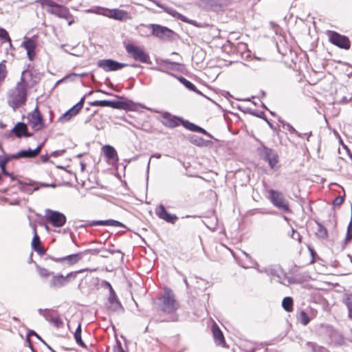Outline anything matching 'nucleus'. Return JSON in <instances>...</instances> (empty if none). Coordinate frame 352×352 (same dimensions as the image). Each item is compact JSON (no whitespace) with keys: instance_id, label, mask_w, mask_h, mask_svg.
<instances>
[{"instance_id":"1","label":"nucleus","mask_w":352,"mask_h":352,"mask_svg":"<svg viewBox=\"0 0 352 352\" xmlns=\"http://www.w3.org/2000/svg\"><path fill=\"white\" fill-rule=\"evenodd\" d=\"M24 73L25 71L21 74L20 81L8 92V103L14 111L25 104L27 100V84L23 76Z\"/></svg>"},{"instance_id":"2","label":"nucleus","mask_w":352,"mask_h":352,"mask_svg":"<svg viewBox=\"0 0 352 352\" xmlns=\"http://www.w3.org/2000/svg\"><path fill=\"white\" fill-rule=\"evenodd\" d=\"M161 310L167 314H172L179 308V303L175 300L173 292L169 288H165L162 297Z\"/></svg>"},{"instance_id":"3","label":"nucleus","mask_w":352,"mask_h":352,"mask_svg":"<svg viewBox=\"0 0 352 352\" xmlns=\"http://www.w3.org/2000/svg\"><path fill=\"white\" fill-rule=\"evenodd\" d=\"M257 153L261 159L268 163L272 169L277 168L278 155L276 151L262 144L258 147Z\"/></svg>"},{"instance_id":"4","label":"nucleus","mask_w":352,"mask_h":352,"mask_svg":"<svg viewBox=\"0 0 352 352\" xmlns=\"http://www.w3.org/2000/svg\"><path fill=\"white\" fill-rule=\"evenodd\" d=\"M89 104L92 107H110L122 110H131L133 107V102L121 100H95L89 102Z\"/></svg>"},{"instance_id":"5","label":"nucleus","mask_w":352,"mask_h":352,"mask_svg":"<svg viewBox=\"0 0 352 352\" xmlns=\"http://www.w3.org/2000/svg\"><path fill=\"white\" fill-rule=\"evenodd\" d=\"M268 194V199L276 208L286 213L290 211L289 202L281 192L271 189Z\"/></svg>"},{"instance_id":"6","label":"nucleus","mask_w":352,"mask_h":352,"mask_svg":"<svg viewBox=\"0 0 352 352\" xmlns=\"http://www.w3.org/2000/svg\"><path fill=\"white\" fill-rule=\"evenodd\" d=\"M43 7L47 8V12L54 14L59 18H67L69 14V10L65 6L60 5L52 0H39Z\"/></svg>"},{"instance_id":"7","label":"nucleus","mask_w":352,"mask_h":352,"mask_svg":"<svg viewBox=\"0 0 352 352\" xmlns=\"http://www.w3.org/2000/svg\"><path fill=\"white\" fill-rule=\"evenodd\" d=\"M327 34L329 42L333 45L344 50L350 49L351 41L346 36L340 34L335 31H329Z\"/></svg>"},{"instance_id":"8","label":"nucleus","mask_w":352,"mask_h":352,"mask_svg":"<svg viewBox=\"0 0 352 352\" xmlns=\"http://www.w3.org/2000/svg\"><path fill=\"white\" fill-rule=\"evenodd\" d=\"M126 51L135 60H138L143 63H148L149 61V56L144 51L143 49L138 46L133 44H128L126 46Z\"/></svg>"},{"instance_id":"9","label":"nucleus","mask_w":352,"mask_h":352,"mask_svg":"<svg viewBox=\"0 0 352 352\" xmlns=\"http://www.w3.org/2000/svg\"><path fill=\"white\" fill-rule=\"evenodd\" d=\"M149 27L152 34L162 40H170L175 34L172 30L158 24H150Z\"/></svg>"},{"instance_id":"10","label":"nucleus","mask_w":352,"mask_h":352,"mask_svg":"<svg viewBox=\"0 0 352 352\" xmlns=\"http://www.w3.org/2000/svg\"><path fill=\"white\" fill-rule=\"evenodd\" d=\"M46 218L48 222H50L54 227L57 228L63 226L67 221L66 217L64 214L50 209L46 210Z\"/></svg>"},{"instance_id":"11","label":"nucleus","mask_w":352,"mask_h":352,"mask_svg":"<svg viewBox=\"0 0 352 352\" xmlns=\"http://www.w3.org/2000/svg\"><path fill=\"white\" fill-rule=\"evenodd\" d=\"M97 65L98 67L108 72L119 70L126 67L128 65L126 63H119L113 59H102L98 61Z\"/></svg>"},{"instance_id":"12","label":"nucleus","mask_w":352,"mask_h":352,"mask_svg":"<svg viewBox=\"0 0 352 352\" xmlns=\"http://www.w3.org/2000/svg\"><path fill=\"white\" fill-rule=\"evenodd\" d=\"M85 97L86 96H84L77 104H76L74 106L67 110L65 113H63L59 118L58 120L61 122H66L76 116L83 107Z\"/></svg>"},{"instance_id":"13","label":"nucleus","mask_w":352,"mask_h":352,"mask_svg":"<svg viewBox=\"0 0 352 352\" xmlns=\"http://www.w3.org/2000/svg\"><path fill=\"white\" fill-rule=\"evenodd\" d=\"M76 274V272H72L65 276L62 274L54 275L50 282V285L54 288L63 287L69 281V278H75Z\"/></svg>"},{"instance_id":"14","label":"nucleus","mask_w":352,"mask_h":352,"mask_svg":"<svg viewBox=\"0 0 352 352\" xmlns=\"http://www.w3.org/2000/svg\"><path fill=\"white\" fill-rule=\"evenodd\" d=\"M30 124L34 131H39L44 127L43 116L38 107H36L29 117Z\"/></svg>"},{"instance_id":"15","label":"nucleus","mask_w":352,"mask_h":352,"mask_svg":"<svg viewBox=\"0 0 352 352\" xmlns=\"http://www.w3.org/2000/svg\"><path fill=\"white\" fill-rule=\"evenodd\" d=\"M155 213L160 219H162L168 223H175L178 219V217L175 214L168 213L162 204H160L157 206Z\"/></svg>"},{"instance_id":"16","label":"nucleus","mask_w":352,"mask_h":352,"mask_svg":"<svg viewBox=\"0 0 352 352\" xmlns=\"http://www.w3.org/2000/svg\"><path fill=\"white\" fill-rule=\"evenodd\" d=\"M181 118L172 116L168 112H165L162 116V124L168 128H175L179 126L181 122Z\"/></svg>"},{"instance_id":"17","label":"nucleus","mask_w":352,"mask_h":352,"mask_svg":"<svg viewBox=\"0 0 352 352\" xmlns=\"http://www.w3.org/2000/svg\"><path fill=\"white\" fill-rule=\"evenodd\" d=\"M28 130V126L24 122H19L16 124L11 131L14 133L18 138H21L22 137L29 138L32 136V134L29 133Z\"/></svg>"},{"instance_id":"18","label":"nucleus","mask_w":352,"mask_h":352,"mask_svg":"<svg viewBox=\"0 0 352 352\" xmlns=\"http://www.w3.org/2000/svg\"><path fill=\"white\" fill-rule=\"evenodd\" d=\"M180 122L184 126V127H185L186 129L189 131L200 133L210 138H213V136L209 133H208L204 129L201 128L198 125H196L194 123L189 122L188 120H184L182 118Z\"/></svg>"},{"instance_id":"19","label":"nucleus","mask_w":352,"mask_h":352,"mask_svg":"<svg viewBox=\"0 0 352 352\" xmlns=\"http://www.w3.org/2000/svg\"><path fill=\"white\" fill-rule=\"evenodd\" d=\"M180 122L184 126V127H185L186 129L189 131L200 133L210 138H213V136L209 133H208L204 129L201 128L198 125H196L194 123L189 122L188 120H184L182 118Z\"/></svg>"},{"instance_id":"20","label":"nucleus","mask_w":352,"mask_h":352,"mask_svg":"<svg viewBox=\"0 0 352 352\" xmlns=\"http://www.w3.org/2000/svg\"><path fill=\"white\" fill-rule=\"evenodd\" d=\"M165 11L167 13H168L170 15H172L173 16L177 18V19H179L180 21H182L183 22L191 24V25H194L195 27H198V28H203L204 27L203 25H201L200 23H198L197 21H195L194 20L189 19L186 16H185L182 15V14L177 12L176 10H175L173 9L166 8L165 10Z\"/></svg>"},{"instance_id":"21","label":"nucleus","mask_w":352,"mask_h":352,"mask_svg":"<svg viewBox=\"0 0 352 352\" xmlns=\"http://www.w3.org/2000/svg\"><path fill=\"white\" fill-rule=\"evenodd\" d=\"M108 14H105L106 16L118 21H124L129 19L128 12L123 10H108Z\"/></svg>"},{"instance_id":"22","label":"nucleus","mask_w":352,"mask_h":352,"mask_svg":"<svg viewBox=\"0 0 352 352\" xmlns=\"http://www.w3.org/2000/svg\"><path fill=\"white\" fill-rule=\"evenodd\" d=\"M27 51V55L30 60H32L35 57L36 43L32 38H27L21 45Z\"/></svg>"},{"instance_id":"23","label":"nucleus","mask_w":352,"mask_h":352,"mask_svg":"<svg viewBox=\"0 0 352 352\" xmlns=\"http://www.w3.org/2000/svg\"><path fill=\"white\" fill-rule=\"evenodd\" d=\"M39 186L43 187H55L56 185L54 184H47L45 183L38 184H21L20 189L28 194H32L34 191L37 190Z\"/></svg>"},{"instance_id":"24","label":"nucleus","mask_w":352,"mask_h":352,"mask_svg":"<svg viewBox=\"0 0 352 352\" xmlns=\"http://www.w3.org/2000/svg\"><path fill=\"white\" fill-rule=\"evenodd\" d=\"M82 258V253H77L74 254H70L64 257L60 258H52V260L58 262L62 263L63 261H67L69 265H74L78 263L80 260H81Z\"/></svg>"},{"instance_id":"25","label":"nucleus","mask_w":352,"mask_h":352,"mask_svg":"<svg viewBox=\"0 0 352 352\" xmlns=\"http://www.w3.org/2000/svg\"><path fill=\"white\" fill-rule=\"evenodd\" d=\"M102 149L105 157L108 160H111L112 163H116L118 162V155L114 147L111 145H104Z\"/></svg>"},{"instance_id":"26","label":"nucleus","mask_w":352,"mask_h":352,"mask_svg":"<svg viewBox=\"0 0 352 352\" xmlns=\"http://www.w3.org/2000/svg\"><path fill=\"white\" fill-rule=\"evenodd\" d=\"M34 235L32 241V249L38 253L40 255H43L45 254V249L41 246V243L40 241V238L36 234V228H34Z\"/></svg>"},{"instance_id":"27","label":"nucleus","mask_w":352,"mask_h":352,"mask_svg":"<svg viewBox=\"0 0 352 352\" xmlns=\"http://www.w3.org/2000/svg\"><path fill=\"white\" fill-rule=\"evenodd\" d=\"M109 302L112 306L113 311H119L122 309L123 307L116 296V294L113 287H111V292L109 297Z\"/></svg>"},{"instance_id":"28","label":"nucleus","mask_w":352,"mask_h":352,"mask_svg":"<svg viewBox=\"0 0 352 352\" xmlns=\"http://www.w3.org/2000/svg\"><path fill=\"white\" fill-rule=\"evenodd\" d=\"M212 334L213 337L214 338V340L217 344H223L224 340V336L223 335L222 331L219 329L218 326L216 324H214L212 327Z\"/></svg>"},{"instance_id":"29","label":"nucleus","mask_w":352,"mask_h":352,"mask_svg":"<svg viewBox=\"0 0 352 352\" xmlns=\"http://www.w3.org/2000/svg\"><path fill=\"white\" fill-rule=\"evenodd\" d=\"M317 228L315 232L316 236L320 239H326L328 237L327 228L320 222L316 221Z\"/></svg>"},{"instance_id":"30","label":"nucleus","mask_w":352,"mask_h":352,"mask_svg":"<svg viewBox=\"0 0 352 352\" xmlns=\"http://www.w3.org/2000/svg\"><path fill=\"white\" fill-rule=\"evenodd\" d=\"M261 272H265L268 276H276L280 278L281 273V269L278 265L270 266L260 271Z\"/></svg>"},{"instance_id":"31","label":"nucleus","mask_w":352,"mask_h":352,"mask_svg":"<svg viewBox=\"0 0 352 352\" xmlns=\"http://www.w3.org/2000/svg\"><path fill=\"white\" fill-rule=\"evenodd\" d=\"M12 159V155L6 156L0 155V168L4 175H10V173L6 170V167L7 164Z\"/></svg>"},{"instance_id":"32","label":"nucleus","mask_w":352,"mask_h":352,"mask_svg":"<svg viewBox=\"0 0 352 352\" xmlns=\"http://www.w3.org/2000/svg\"><path fill=\"white\" fill-rule=\"evenodd\" d=\"M34 155L31 148L28 150H21L16 153L12 154V158H34Z\"/></svg>"},{"instance_id":"33","label":"nucleus","mask_w":352,"mask_h":352,"mask_svg":"<svg viewBox=\"0 0 352 352\" xmlns=\"http://www.w3.org/2000/svg\"><path fill=\"white\" fill-rule=\"evenodd\" d=\"M178 80L184 85L188 89L195 91L196 93H199V91L197 89V87L193 85L190 81L188 80L183 76L177 77Z\"/></svg>"},{"instance_id":"34","label":"nucleus","mask_w":352,"mask_h":352,"mask_svg":"<svg viewBox=\"0 0 352 352\" xmlns=\"http://www.w3.org/2000/svg\"><path fill=\"white\" fill-rule=\"evenodd\" d=\"M294 301L292 297H285L282 301L283 308L287 312H290L293 310Z\"/></svg>"},{"instance_id":"35","label":"nucleus","mask_w":352,"mask_h":352,"mask_svg":"<svg viewBox=\"0 0 352 352\" xmlns=\"http://www.w3.org/2000/svg\"><path fill=\"white\" fill-rule=\"evenodd\" d=\"M188 140L192 144L198 146H203L206 145V141L202 138L195 135L189 136Z\"/></svg>"},{"instance_id":"36","label":"nucleus","mask_w":352,"mask_h":352,"mask_svg":"<svg viewBox=\"0 0 352 352\" xmlns=\"http://www.w3.org/2000/svg\"><path fill=\"white\" fill-rule=\"evenodd\" d=\"M344 304L348 309V317L352 319V296L347 295L343 300Z\"/></svg>"},{"instance_id":"37","label":"nucleus","mask_w":352,"mask_h":352,"mask_svg":"<svg viewBox=\"0 0 352 352\" xmlns=\"http://www.w3.org/2000/svg\"><path fill=\"white\" fill-rule=\"evenodd\" d=\"M74 338L78 344L84 348H87L81 338V327L80 324L76 329V331L74 333Z\"/></svg>"},{"instance_id":"38","label":"nucleus","mask_w":352,"mask_h":352,"mask_svg":"<svg viewBox=\"0 0 352 352\" xmlns=\"http://www.w3.org/2000/svg\"><path fill=\"white\" fill-rule=\"evenodd\" d=\"M164 63L168 69L173 70H179L181 65L179 63L172 62L169 60H163Z\"/></svg>"},{"instance_id":"39","label":"nucleus","mask_w":352,"mask_h":352,"mask_svg":"<svg viewBox=\"0 0 352 352\" xmlns=\"http://www.w3.org/2000/svg\"><path fill=\"white\" fill-rule=\"evenodd\" d=\"M0 38L6 42H9L10 45L12 47V41L9 36L8 32L3 28H0Z\"/></svg>"},{"instance_id":"40","label":"nucleus","mask_w":352,"mask_h":352,"mask_svg":"<svg viewBox=\"0 0 352 352\" xmlns=\"http://www.w3.org/2000/svg\"><path fill=\"white\" fill-rule=\"evenodd\" d=\"M298 319L303 325H307L310 321L309 317L304 311H300Z\"/></svg>"},{"instance_id":"41","label":"nucleus","mask_w":352,"mask_h":352,"mask_svg":"<svg viewBox=\"0 0 352 352\" xmlns=\"http://www.w3.org/2000/svg\"><path fill=\"white\" fill-rule=\"evenodd\" d=\"M6 61L3 60L0 63V82L6 77L7 70L5 65Z\"/></svg>"},{"instance_id":"42","label":"nucleus","mask_w":352,"mask_h":352,"mask_svg":"<svg viewBox=\"0 0 352 352\" xmlns=\"http://www.w3.org/2000/svg\"><path fill=\"white\" fill-rule=\"evenodd\" d=\"M50 322L52 323L56 328L63 326V322L58 316L52 318Z\"/></svg>"},{"instance_id":"43","label":"nucleus","mask_w":352,"mask_h":352,"mask_svg":"<svg viewBox=\"0 0 352 352\" xmlns=\"http://www.w3.org/2000/svg\"><path fill=\"white\" fill-rule=\"evenodd\" d=\"M107 226L123 227V228L125 227L124 226V224L122 223L121 222L116 221V220H113V219L107 220Z\"/></svg>"},{"instance_id":"44","label":"nucleus","mask_w":352,"mask_h":352,"mask_svg":"<svg viewBox=\"0 0 352 352\" xmlns=\"http://www.w3.org/2000/svg\"><path fill=\"white\" fill-rule=\"evenodd\" d=\"M291 237L294 239L297 240L299 243H301L302 236L300 234V233L297 231H296L294 228H292V234Z\"/></svg>"},{"instance_id":"45","label":"nucleus","mask_w":352,"mask_h":352,"mask_svg":"<svg viewBox=\"0 0 352 352\" xmlns=\"http://www.w3.org/2000/svg\"><path fill=\"white\" fill-rule=\"evenodd\" d=\"M38 273L39 275L42 277H47L52 274V272L48 271V270L43 267H38Z\"/></svg>"},{"instance_id":"46","label":"nucleus","mask_w":352,"mask_h":352,"mask_svg":"<svg viewBox=\"0 0 352 352\" xmlns=\"http://www.w3.org/2000/svg\"><path fill=\"white\" fill-rule=\"evenodd\" d=\"M287 126L289 131L291 133L294 134L299 138H302V134L301 133H299L297 130H296L291 124H287Z\"/></svg>"},{"instance_id":"47","label":"nucleus","mask_w":352,"mask_h":352,"mask_svg":"<svg viewBox=\"0 0 352 352\" xmlns=\"http://www.w3.org/2000/svg\"><path fill=\"white\" fill-rule=\"evenodd\" d=\"M351 239H352V223H349L348 228H347L346 240L350 241Z\"/></svg>"},{"instance_id":"48","label":"nucleus","mask_w":352,"mask_h":352,"mask_svg":"<svg viewBox=\"0 0 352 352\" xmlns=\"http://www.w3.org/2000/svg\"><path fill=\"white\" fill-rule=\"evenodd\" d=\"M343 201L344 197L342 196H338L334 199L333 204L334 206H340Z\"/></svg>"},{"instance_id":"49","label":"nucleus","mask_w":352,"mask_h":352,"mask_svg":"<svg viewBox=\"0 0 352 352\" xmlns=\"http://www.w3.org/2000/svg\"><path fill=\"white\" fill-rule=\"evenodd\" d=\"M43 144H44V143H42V144H39L35 149H32V153L35 157L36 156H38L39 155V153H41V149L43 146Z\"/></svg>"},{"instance_id":"50","label":"nucleus","mask_w":352,"mask_h":352,"mask_svg":"<svg viewBox=\"0 0 352 352\" xmlns=\"http://www.w3.org/2000/svg\"><path fill=\"white\" fill-rule=\"evenodd\" d=\"M43 316L45 318L46 320L50 321V319L54 316L51 314L50 311L48 309H45L43 312Z\"/></svg>"},{"instance_id":"51","label":"nucleus","mask_w":352,"mask_h":352,"mask_svg":"<svg viewBox=\"0 0 352 352\" xmlns=\"http://www.w3.org/2000/svg\"><path fill=\"white\" fill-rule=\"evenodd\" d=\"M107 220L93 221L91 223H90L91 226H107Z\"/></svg>"},{"instance_id":"52","label":"nucleus","mask_w":352,"mask_h":352,"mask_svg":"<svg viewBox=\"0 0 352 352\" xmlns=\"http://www.w3.org/2000/svg\"><path fill=\"white\" fill-rule=\"evenodd\" d=\"M31 334L35 335L38 339H40L47 347V349L51 351V352H56L50 346L47 344L34 331H32Z\"/></svg>"},{"instance_id":"53","label":"nucleus","mask_w":352,"mask_h":352,"mask_svg":"<svg viewBox=\"0 0 352 352\" xmlns=\"http://www.w3.org/2000/svg\"><path fill=\"white\" fill-rule=\"evenodd\" d=\"M302 138L306 137L307 141H309V138L312 135V132L311 131H309V132L304 133H302Z\"/></svg>"},{"instance_id":"54","label":"nucleus","mask_w":352,"mask_h":352,"mask_svg":"<svg viewBox=\"0 0 352 352\" xmlns=\"http://www.w3.org/2000/svg\"><path fill=\"white\" fill-rule=\"evenodd\" d=\"M103 251L105 252H109L111 254H113L116 252H120V250H104Z\"/></svg>"},{"instance_id":"55","label":"nucleus","mask_w":352,"mask_h":352,"mask_svg":"<svg viewBox=\"0 0 352 352\" xmlns=\"http://www.w3.org/2000/svg\"><path fill=\"white\" fill-rule=\"evenodd\" d=\"M41 160L43 162H48L49 160V156L45 155H42L41 156Z\"/></svg>"},{"instance_id":"56","label":"nucleus","mask_w":352,"mask_h":352,"mask_svg":"<svg viewBox=\"0 0 352 352\" xmlns=\"http://www.w3.org/2000/svg\"><path fill=\"white\" fill-rule=\"evenodd\" d=\"M104 285L105 287L109 288V292H111V287H112L111 285L109 282H107V281H104Z\"/></svg>"},{"instance_id":"57","label":"nucleus","mask_w":352,"mask_h":352,"mask_svg":"<svg viewBox=\"0 0 352 352\" xmlns=\"http://www.w3.org/2000/svg\"><path fill=\"white\" fill-rule=\"evenodd\" d=\"M264 120L267 122L271 129H274L273 124L266 118H264Z\"/></svg>"},{"instance_id":"58","label":"nucleus","mask_w":352,"mask_h":352,"mask_svg":"<svg viewBox=\"0 0 352 352\" xmlns=\"http://www.w3.org/2000/svg\"><path fill=\"white\" fill-rule=\"evenodd\" d=\"M58 155H59V151H58L52 152L50 155V156H52V157H57Z\"/></svg>"},{"instance_id":"59","label":"nucleus","mask_w":352,"mask_h":352,"mask_svg":"<svg viewBox=\"0 0 352 352\" xmlns=\"http://www.w3.org/2000/svg\"><path fill=\"white\" fill-rule=\"evenodd\" d=\"M161 156L162 155L160 153H155L153 155H151V157H155V158L160 159L161 157Z\"/></svg>"},{"instance_id":"60","label":"nucleus","mask_w":352,"mask_h":352,"mask_svg":"<svg viewBox=\"0 0 352 352\" xmlns=\"http://www.w3.org/2000/svg\"><path fill=\"white\" fill-rule=\"evenodd\" d=\"M85 75V74H72L71 76H69L68 77L70 78L71 76H79L80 77H84Z\"/></svg>"},{"instance_id":"61","label":"nucleus","mask_w":352,"mask_h":352,"mask_svg":"<svg viewBox=\"0 0 352 352\" xmlns=\"http://www.w3.org/2000/svg\"><path fill=\"white\" fill-rule=\"evenodd\" d=\"M344 343V338L342 337H340L339 341L338 342V344L341 345Z\"/></svg>"},{"instance_id":"62","label":"nucleus","mask_w":352,"mask_h":352,"mask_svg":"<svg viewBox=\"0 0 352 352\" xmlns=\"http://www.w3.org/2000/svg\"><path fill=\"white\" fill-rule=\"evenodd\" d=\"M8 177H10L12 181L15 180V177L12 173H10V175H7Z\"/></svg>"},{"instance_id":"63","label":"nucleus","mask_w":352,"mask_h":352,"mask_svg":"<svg viewBox=\"0 0 352 352\" xmlns=\"http://www.w3.org/2000/svg\"><path fill=\"white\" fill-rule=\"evenodd\" d=\"M97 91L103 93V94H107V95H110L111 94H109V93H108L107 91H102L101 89H98Z\"/></svg>"},{"instance_id":"64","label":"nucleus","mask_w":352,"mask_h":352,"mask_svg":"<svg viewBox=\"0 0 352 352\" xmlns=\"http://www.w3.org/2000/svg\"><path fill=\"white\" fill-rule=\"evenodd\" d=\"M258 116V117H260V118H263V119H264V118H265V114H264V113H263V112L261 113V115H260V116Z\"/></svg>"}]
</instances>
